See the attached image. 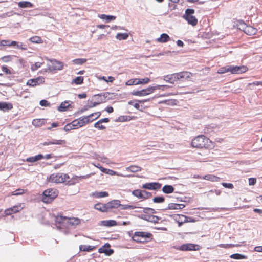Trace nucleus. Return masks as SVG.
<instances>
[{
	"label": "nucleus",
	"instance_id": "obj_61",
	"mask_svg": "<svg viewBox=\"0 0 262 262\" xmlns=\"http://www.w3.org/2000/svg\"><path fill=\"white\" fill-rule=\"evenodd\" d=\"M249 184L250 185H253L256 182V179L255 178H251L248 179Z\"/></svg>",
	"mask_w": 262,
	"mask_h": 262
},
{
	"label": "nucleus",
	"instance_id": "obj_12",
	"mask_svg": "<svg viewBox=\"0 0 262 262\" xmlns=\"http://www.w3.org/2000/svg\"><path fill=\"white\" fill-rule=\"evenodd\" d=\"M23 209V207H21V204H19L5 209L4 214L6 216L11 215L14 213L20 212Z\"/></svg>",
	"mask_w": 262,
	"mask_h": 262
},
{
	"label": "nucleus",
	"instance_id": "obj_35",
	"mask_svg": "<svg viewBox=\"0 0 262 262\" xmlns=\"http://www.w3.org/2000/svg\"><path fill=\"white\" fill-rule=\"evenodd\" d=\"M93 196L96 198H103L108 196L107 192H95L93 193Z\"/></svg>",
	"mask_w": 262,
	"mask_h": 262
},
{
	"label": "nucleus",
	"instance_id": "obj_51",
	"mask_svg": "<svg viewBox=\"0 0 262 262\" xmlns=\"http://www.w3.org/2000/svg\"><path fill=\"white\" fill-rule=\"evenodd\" d=\"M219 247L225 248V249H229L231 248H233L235 246H237V245H235L234 244H221L218 245Z\"/></svg>",
	"mask_w": 262,
	"mask_h": 262
},
{
	"label": "nucleus",
	"instance_id": "obj_50",
	"mask_svg": "<svg viewBox=\"0 0 262 262\" xmlns=\"http://www.w3.org/2000/svg\"><path fill=\"white\" fill-rule=\"evenodd\" d=\"M139 84H147L150 81V79L148 77H146L144 78H138Z\"/></svg>",
	"mask_w": 262,
	"mask_h": 262
},
{
	"label": "nucleus",
	"instance_id": "obj_52",
	"mask_svg": "<svg viewBox=\"0 0 262 262\" xmlns=\"http://www.w3.org/2000/svg\"><path fill=\"white\" fill-rule=\"evenodd\" d=\"M43 62H35L34 64L32 65L31 66V70L32 71H35L37 70L39 68H40Z\"/></svg>",
	"mask_w": 262,
	"mask_h": 262
},
{
	"label": "nucleus",
	"instance_id": "obj_42",
	"mask_svg": "<svg viewBox=\"0 0 262 262\" xmlns=\"http://www.w3.org/2000/svg\"><path fill=\"white\" fill-rule=\"evenodd\" d=\"M121 210L134 209L138 207L133 205L121 204L119 206Z\"/></svg>",
	"mask_w": 262,
	"mask_h": 262
},
{
	"label": "nucleus",
	"instance_id": "obj_2",
	"mask_svg": "<svg viewBox=\"0 0 262 262\" xmlns=\"http://www.w3.org/2000/svg\"><path fill=\"white\" fill-rule=\"evenodd\" d=\"M89 123H90V121L87 117L82 116L66 124L64 127V130L67 132L72 129H77L84 126Z\"/></svg>",
	"mask_w": 262,
	"mask_h": 262
},
{
	"label": "nucleus",
	"instance_id": "obj_47",
	"mask_svg": "<svg viewBox=\"0 0 262 262\" xmlns=\"http://www.w3.org/2000/svg\"><path fill=\"white\" fill-rule=\"evenodd\" d=\"M132 120V117L129 116H120L118 117V120L120 122L128 121Z\"/></svg>",
	"mask_w": 262,
	"mask_h": 262
},
{
	"label": "nucleus",
	"instance_id": "obj_22",
	"mask_svg": "<svg viewBox=\"0 0 262 262\" xmlns=\"http://www.w3.org/2000/svg\"><path fill=\"white\" fill-rule=\"evenodd\" d=\"M46 119H35L32 121V125L36 127H39L45 124Z\"/></svg>",
	"mask_w": 262,
	"mask_h": 262
},
{
	"label": "nucleus",
	"instance_id": "obj_20",
	"mask_svg": "<svg viewBox=\"0 0 262 262\" xmlns=\"http://www.w3.org/2000/svg\"><path fill=\"white\" fill-rule=\"evenodd\" d=\"M108 210H110L113 208H118L120 206V201L119 200H112L107 203Z\"/></svg>",
	"mask_w": 262,
	"mask_h": 262
},
{
	"label": "nucleus",
	"instance_id": "obj_28",
	"mask_svg": "<svg viewBox=\"0 0 262 262\" xmlns=\"http://www.w3.org/2000/svg\"><path fill=\"white\" fill-rule=\"evenodd\" d=\"M185 205L177 203H170L168 204V208L169 209H181L185 207Z\"/></svg>",
	"mask_w": 262,
	"mask_h": 262
},
{
	"label": "nucleus",
	"instance_id": "obj_59",
	"mask_svg": "<svg viewBox=\"0 0 262 262\" xmlns=\"http://www.w3.org/2000/svg\"><path fill=\"white\" fill-rule=\"evenodd\" d=\"M93 100H95L96 101L100 102V104L102 103L103 102L101 96L100 95L95 96L94 98L93 99Z\"/></svg>",
	"mask_w": 262,
	"mask_h": 262
},
{
	"label": "nucleus",
	"instance_id": "obj_4",
	"mask_svg": "<svg viewBox=\"0 0 262 262\" xmlns=\"http://www.w3.org/2000/svg\"><path fill=\"white\" fill-rule=\"evenodd\" d=\"M248 68L246 66H227L220 68L217 73L218 74H224L230 72L231 74H241L247 71Z\"/></svg>",
	"mask_w": 262,
	"mask_h": 262
},
{
	"label": "nucleus",
	"instance_id": "obj_19",
	"mask_svg": "<svg viewBox=\"0 0 262 262\" xmlns=\"http://www.w3.org/2000/svg\"><path fill=\"white\" fill-rule=\"evenodd\" d=\"M164 80L167 82L173 84L175 82L178 80V76H177V73L168 75L165 76Z\"/></svg>",
	"mask_w": 262,
	"mask_h": 262
},
{
	"label": "nucleus",
	"instance_id": "obj_17",
	"mask_svg": "<svg viewBox=\"0 0 262 262\" xmlns=\"http://www.w3.org/2000/svg\"><path fill=\"white\" fill-rule=\"evenodd\" d=\"M94 208L95 209L101 212H107L108 211L107 203L103 204L98 203L95 204Z\"/></svg>",
	"mask_w": 262,
	"mask_h": 262
},
{
	"label": "nucleus",
	"instance_id": "obj_39",
	"mask_svg": "<svg viewBox=\"0 0 262 262\" xmlns=\"http://www.w3.org/2000/svg\"><path fill=\"white\" fill-rule=\"evenodd\" d=\"M29 40L31 42L35 43H41L43 42L41 38L38 36H35L31 37L29 39Z\"/></svg>",
	"mask_w": 262,
	"mask_h": 262
},
{
	"label": "nucleus",
	"instance_id": "obj_26",
	"mask_svg": "<svg viewBox=\"0 0 262 262\" xmlns=\"http://www.w3.org/2000/svg\"><path fill=\"white\" fill-rule=\"evenodd\" d=\"M170 40L169 35L166 33H163L160 35V37L156 39L158 42L164 43Z\"/></svg>",
	"mask_w": 262,
	"mask_h": 262
},
{
	"label": "nucleus",
	"instance_id": "obj_56",
	"mask_svg": "<svg viewBox=\"0 0 262 262\" xmlns=\"http://www.w3.org/2000/svg\"><path fill=\"white\" fill-rule=\"evenodd\" d=\"M94 127L100 130H103L106 128L104 125H102V123L99 121L95 123Z\"/></svg>",
	"mask_w": 262,
	"mask_h": 262
},
{
	"label": "nucleus",
	"instance_id": "obj_7",
	"mask_svg": "<svg viewBox=\"0 0 262 262\" xmlns=\"http://www.w3.org/2000/svg\"><path fill=\"white\" fill-rule=\"evenodd\" d=\"M164 86H165L160 85L150 86L142 90L134 91L132 94L134 96H145L154 93L155 90L161 89Z\"/></svg>",
	"mask_w": 262,
	"mask_h": 262
},
{
	"label": "nucleus",
	"instance_id": "obj_9",
	"mask_svg": "<svg viewBox=\"0 0 262 262\" xmlns=\"http://www.w3.org/2000/svg\"><path fill=\"white\" fill-rule=\"evenodd\" d=\"M194 10L192 9H187L186 10L185 14L183 16L184 18L187 21V23L195 26L198 24V19L194 16Z\"/></svg>",
	"mask_w": 262,
	"mask_h": 262
},
{
	"label": "nucleus",
	"instance_id": "obj_23",
	"mask_svg": "<svg viewBox=\"0 0 262 262\" xmlns=\"http://www.w3.org/2000/svg\"><path fill=\"white\" fill-rule=\"evenodd\" d=\"M67 216L59 214L56 216L55 221L56 223L61 225L65 223H67Z\"/></svg>",
	"mask_w": 262,
	"mask_h": 262
},
{
	"label": "nucleus",
	"instance_id": "obj_57",
	"mask_svg": "<svg viewBox=\"0 0 262 262\" xmlns=\"http://www.w3.org/2000/svg\"><path fill=\"white\" fill-rule=\"evenodd\" d=\"M35 79L36 80L37 83L38 85L43 84L45 82V78L42 76L38 77L37 78Z\"/></svg>",
	"mask_w": 262,
	"mask_h": 262
},
{
	"label": "nucleus",
	"instance_id": "obj_43",
	"mask_svg": "<svg viewBox=\"0 0 262 262\" xmlns=\"http://www.w3.org/2000/svg\"><path fill=\"white\" fill-rule=\"evenodd\" d=\"M83 80L84 78L82 76L77 77L73 80L72 83L77 85L81 84L83 82Z\"/></svg>",
	"mask_w": 262,
	"mask_h": 262
},
{
	"label": "nucleus",
	"instance_id": "obj_14",
	"mask_svg": "<svg viewBox=\"0 0 262 262\" xmlns=\"http://www.w3.org/2000/svg\"><path fill=\"white\" fill-rule=\"evenodd\" d=\"M110 247L111 246L108 243H106L99 249L98 252L100 253H104L106 255L110 256L114 252V250L110 249Z\"/></svg>",
	"mask_w": 262,
	"mask_h": 262
},
{
	"label": "nucleus",
	"instance_id": "obj_32",
	"mask_svg": "<svg viewBox=\"0 0 262 262\" xmlns=\"http://www.w3.org/2000/svg\"><path fill=\"white\" fill-rule=\"evenodd\" d=\"M27 192V189H24L19 188L16 189V190L13 191L12 193H9L8 194V196H11V195H22Z\"/></svg>",
	"mask_w": 262,
	"mask_h": 262
},
{
	"label": "nucleus",
	"instance_id": "obj_38",
	"mask_svg": "<svg viewBox=\"0 0 262 262\" xmlns=\"http://www.w3.org/2000/svg\"><path fill=\"white\" fill-rule=\"evenodd\" d=\"M138 78H133L127 80L125 82V85L127 86H132L134 85L139 84Z\"/></svg>",
	"mask_w": 262,
	"mask_h": 262
},
{
	"label": "nucleus",
	"instance_id": "obj_10",
	"mask_svg": "<svg viewBox=\"0 0 262 262\" xmlns=\"http://www.w3.org/2000/svg\"><path fill=\"white\" fill-rule=\"evenodd\" d=\"M46 59L52 63V66L51 67H49L47 70H46V72L48 70L50 72L52 71H59L63 69L64 64L62 62L58 61L55 59H49L47 58Z\"/></svg>",
	"mask_w": 262,
	"mask_h": 262
},
{
	"label": "nucleus",
	"instance_id": "obj_48",
	"mask_svg": "<svg viewBox=\"0 0 262 262\" xmlns=\"http://www.w3.org/2000/svg\"><path fill=\"white\" fill-rule=\"evenodd\" d=\"M165 199L163 196H156L153 199V202L156 203H161L164 202Z\"/></svg>",
	"mask_w": 262,
	"mask_h": 262
},
{
	"label": "nucleus",
	"instance_id": "obj_60",
	"mask_svg": "<svg viewBox=\"0 0 262 262\" xmlns=\"http://www.w3.org/2000/svg\"><path fill=\"white\" fill-rule=\"evenodd\" d=\"M222 185L225 188L232 189L234 188L233 185L232 183H223Z\"/></svg>",
	"mask_w": 262,
	"mask_h": 262
},
{
	"label": "nucleus",
	"instance_id": "obj_63",
	"mask_svg": "<svg viewBox=\"0 0 262 262\" xmlns=\"http://www.w3.org/2000/svg\"><path fill=\"white\" fill-rule=\"evenodd\" d=\"M17 48L23 50H26L27 48L24 45L22 42L20 43V44H17Z\"/></svg>",
	"mask_w": 262,
	"mask_h": 262
},
{
	"label": "nucleus",
	"instance_id": "obj_62",
	"mask_svg": "<svg viewBox=\"0 0 262 262\" xmlns=\"http://www.w3.org/2000/svg\"><path fill=\"white\" fill-rule=\"evenodd\" d=\"M40 105L42 106H47L49 105V103L46 100H42L40 101Z\"/></svg>",
	"mask_w": 262,
	"mask_h": 262
},
{
	"label": "nucleus",
	"instance_id": "obj_36",
	"mask_svg": "<svg viewBox=\"0 0 262 262\" xmlns=\"http://www.w3.org/2000/svg\"><path fill=\"white\" fill-rule=\"evenodd\" d=\"M230 257L232 259L237 260L247 258V256L239 253L233 254L230 256Z\"/></svg>",
	"mask_w": 262,
	"mask_h": 262
},
{
	"label": "nucleus",
	"instance_id": "obj_54",
	"mask_svg": "<svg viewBox=\"0 0 262 262\" xmlns=\"http://www.w3.org/2000/svg\"><path fill=\"white\" fill-rule=\"evenodd\" d=\"M66 143L67 142L64 140H54L53 141H52V145H65Z\"/></svg>",
	"mask_w": 262,
	"mask_h": 262
},
{
	"label": "nucleus",
	"instance_id": "obj_30",
	"mask_svg": "<svg viewBox=\"0 0 262 262\" xmlns=\"http://www.w3.org/2000/svg\"><path fill=\"white\" fill-rule=\"evenodd\" d=\"M174 190V187L171 185H166L162 188V191L166 194L172 193Z\"/></svg>",
	"mask_w": 262,
	"mask_h": 262
},
{
	"label": "nucleus",
	"instance_id": "obj_41",
	"mask_svg": "<svg viewBox=\"0 0 262 262\" xmlns=\"http://www.w3.org/2000/svg\"><path fill=\"white\" fill-rule=\"evenodd\" d=\"M132 193L134 196L138 198V199H142V198H144L142 195V190L140 189L134 190L132 191Z\"/></svg>",
	"mask_w": 262,
	"mask_h": 262
},
{
	"label": "nucleus",
	"instance_id": "obj_15",
	"mask_svg": "<svg viewBox=\"0 0 262 262\" xmlns=\"http://www.w3.org/2000/svg\"><path fill=\"white\" fill-rule=\"evenodd\" d=\"M152 99L149 98L147 99H144L142 100H133L128 102L129 105H133L135 108L138 110H140V104H143L144 102L149 101Z\"/></svg>",
	"mask_w": 262,
	"mask_h": 262
},
{
	"label": "nucleus",
	"instance_id": "obj_11",
	"mask_svg": "<svg viewBox=\"0 0 262 262\" xmlns=\"http://www.w3.org/2000/svg\"><path fill=\"white\" fill-rule=\"evenodd\" d=\"M201 246L192 243H187L182 245L179 250L181 251H198L201 249Z\"/></svg>",
	"mask_w": 262,
	"mask_h": 262
},
{
	"label": "nucleus",
	"instance_id": "obj_25",
	"mask_svg": "<svg viewBox=\"0 0 262 262\" xmlns=\"http://www.w3.org/2000/svg\"><path fill=\"white\" fill-rule=\"evenodd\" d=\"M44 158L43 156L41 154L37 155L34 157H30L29 158H27L25 161L28 162H31L33 163L35 162H36L37 161H39Z\"/></svg>",
	"mask_w": 262,
	"mask_h": 262
},
{
	"label": "nucleus",
	"instance_id": "obj_40",
	"mask_svg": "<svg viewBox=\"0 0 262 262\" xmlns=\"http://www.w3.org/2000/svg\"><path fill=\"white\" fill-rule=\"evenodd\" d=\"M116 37L119 40H125L128 37V34L126 33H118Z\"/></svg>",
	"mask_w": 262,
	"mask_h": 262
},
{
	"label": "nucleus",
	"instance_id": "obj_1",
	"mask_svg": "<svg viewBox=\"0 0 262 262\" xmlns=\"http://www.w3.org/2000/svg\"><path fill=\"white\" fill-rule=\"evenodd\" d=\"M191 146L199 149H210L215 147V144L205 135H200L194 138L191 141Z\"/></svg>",
	"mask_w": 262,
	"mask_h": 262
},
{
	"label": "nucleus",
	"instance_id": "obj_27",
	"mask_svg": "<svg viewBox=\"0 0 262 262\" xmlns=\"http://www.w3.org/2000/svg\"><path fill=\"white\" fill-rule=\"evenodd\" d=\"M18 6L21 8H32L34 5L28 1H20L18 3Z\"/></svg>",
	"mask_w": 262,
	"mask_h": 262
},
{
	"label": "nucleus",
	"instance_id": "obj_8",
	"mask_svg": "<svg viewBox=\"0 0 262 262\" xmlns=\"http://www.w3.org/2000/svg\"><path fill=\"white\" fill-rule=\"evenodd\" d=\"M238 28L244 32L246 34L248 35H253L257 32V29L252 26L247 25L243 20H238Z\"/></svg>",
	"mask_w": 262,
	"mask_h": 262
},
{
	"label": "nucleus",
	"instance_id": "obj_13",
	"mask_svg": "<svg viewBox=\"0 0 262 262\" xmlns=\"http://www.w3.org/2000/svg\"><path fill=\"white\" fill-rule=\"evenodd\" d=\"M141 187L144 189L157 190L161 188V184L158 182L146 183Z\"/></svg>",
	"mask_w": 262,
	"mask_h": 262
},
{
	"label": "nucleus",
	"instance_id": "obj_33",
	"mask_svg": "<svg viewBox=\"0 0 262 262\" xmlns=\"http://www.w3.org/2000/svg\"><path fill=\"white\" fill-rule=\"evenodd\" d=\"M95 249V247L93 246H86V245H80L79 249L81 251H86L90 252L94 250Z\"/></svg>",
	"mask_w": 262,
	"mask_h": 262
},
{
	"label": "nucleus",
	"instance_id": "obj_6",
	"mask_svg": "<svg viewBox=\"0 0 262 262\" xmlns=\"http://www.w3.org/2000/svg\"><path fill=\"white\" fill-rule=\"evenodd\" d=\"M58 192L56 189L49 188L45 190L43 192L42 200L44 203H51L57 196Z\"/></svg>",
	"mask_w": 262,
	"mask_h": 262
},
{
	"label": "nucleus",
	"instance_id": "obj_18",
	"mask_svg": "<svg viewBox=\"0 0 262 262\" xmlns=\"http://www.w3.org/2000/svg\"><path fill=\"white\" fill-rule=\"evenodd\" d=\"M177 76H178V80L180 79H186L189 78L192 76V74L188 71H183L179 73H177Z\"/></svg>",
	"mask_w": 262,
	"mask_h": 262
},
{
	"label": "nucleus",
	"instance_id": "obj_53",
	"mask_svg": "<svg viewBox=\"0 0 262 262\" xmlns=\"http://www.w3.org/2000/svg\"><path fill=\"white\" fill-rule=\"evenodd\" d=\"M103 222L105 223L104 225L107 226H114L117 225V223L114 220L103 221Z\"/></svg>",
	"mask_w": 262,
	"mask_h": 262
},
{
	"label": "nucleus",
	"instance_id": "obj_21",
	"mask_svg": "<svg viewBox=\"0 0 262 262\" xmlns=\"http://www.w3.org/2000/svg\"><path fill=\"white\" fill-rule=\"evenodd\" d=\"M13 107V104L11 103L6 102H0V110L5 112L10 110Z\"/></svg>",
	"mask_w": 262,
	"mask_h": 262
},
{
	"label": "nucleus",
	"instance_id": "obj_29",
	"mask_svg": "<svg viewBox=\"0 0 262 262\" xmlns=\"http://www.w3.org/2000/svg\"><path fill=\"white\" fill-rule=\"evenodd\" d=\"M101 115V113L100 112H97L95 113H92L91 114L85 116V117H87L88 120L90 121V122H92L93 120L97 119Z\"/></svg>",
	"mask_w": 262,
	"mask_h": 262
},
{
	"label": "nucleus",
	"instance_id": "obj_55",
	"mask_svg": "<svg viewBox=\"0 0 262 262\" xmlns=\"http://www.w3.org/2000/svg\"><path fill=\"white\" fill-rule=\"evenodd\" d=\"M142 195L144 197L142 198V199L143 200L149 199L152 196L151 193L147 192L145 190H142Z\"/></svg>",
	"mask_w": 262,
	"mask_h": 262
},
{
	"label": "nucleus",
	"instance_id": "obj_45",
	"mask_svg": "<svg viewBox=\"0 0 262 262\" xmlns=\"http://www.w3.org/2000/svg\"><path fill=\"white\" fill-rule=\"evenodd\" d=\"M69 105L68 102H62L60 106L58 107V110L59 111H65L67 108L69 107Z\"/></svg>",
	"mask_w": 262,
	"mask_h": 262
},
{
	"label": "nucleus",
	"instance_id": "obj_16",
	"mask_svg": "<svg viewBox=\"0 0 262 262\" xmlns=\"http://www.w3.org/2000/svg\"><path fill=\"white\" fill-rule=\"evenodd\" d=\"M81 223V220L78 217H68L67 219V224L71 226H76Z\"/></svg>",
	"mask_w": 262,
	"mask_h": 262
},
{
	"label": "nucleus",
	"instance_id": "obj_46",
	"mask_svg": "<svg viewBox=\"0 0 262 262\" xmlns=\"http://www.w3.org/2000/svg\"><path fill=\"white\" fill-rule=\"evenodd\" d=\"M100 80H104V81L106 82H113L115 80V78L113 76H108L107 77H106L105 76H102L101 77H99V78Z\"/></svg>",
	"mask_w": 262,
	"mask_h": 262
},
{
	"label": "nucleus",
	"instance_id": "obj_58",
	"mask_svg": "<svg viewBox=\"0 0 262 262\" xmlns=\"http://www.w3.org/2000/svg\"><path fill=\"white\" fill-rule=\"evenodd\" d=\"M10 40H2L0 41V45L2 46H8L10 44Z\"/></svg>",
	"mask_w": 262,
	"mask_h": 262
},
{
	"label": "nucleus",
	"instance_id": "obj_24",
	"mask_svg": "<svg viewBox=\"0 0 262 262\" xmlns=\"http://www.w3.org/2000/svg\"><path fill=\"white\" fill-rule=\"evenodd\" d=\"M99 169L101 170V171H102L105 173L111 175V176L117 175L118 176H121V177L123 176L122 174L117 173V172L116 171H115L113 170L105 168L101 166L100 167H99Z\"/></svg>",
	"mask_w": 262,
	"mask_h": 262
},
{
	"label": "nucleus",
	"instance_id": "obj_31",
	"mask_svg": "<svg viewBox=\"0 0 262 262\" xmlns=\"http://www.w3.org/2000/svg\"><path fill=\"white\" fill-rule=\"evenodd\" d=\"M142 170V168L137 165H131L126 168V170L132 172H137L140 171Z\"/></svg>",
	"mask_w": 262,
	"mask_h": 262
},
{
	"label": "nucleus",
	"instance_id": "obj_34",
	"mask_svg": "<svg viewBox=\"0 0 262 262\" xmlns=\"http://www.w3.org/2000/svg\"><path fill=\"white\" fill-rule=\"evenodd\" d=\"M179 219L181 221H178V226L181 227L183 223L188 222V217L184 215H179Z\"/></svg>",
	"mask_w": 262,
	"mask_h": 262
},
{
	"label": "nucleus",
	"instance_id": "obj_3",
	"mask_svg": "<svg viewBox=\"0 0 262 262\" xmlns=\"http://www.w3.org/2000/svg\"><path fill=\"white\" fill-rule=\"evenodd\" d=\"M132 238L136 243H146L152 241L153 235L148 232L136 231L133 235Z\"/></svg>",
	"mask_w": 262,
	"mask_h": 262
},
{
	"label": "nucleus",
	"instance_id": "obj_44",
	"mask_svg": "<svg viewBox=\"0 0 262 262\" xmlns=\"http://www.w3.org/2000/svg\"><path fill=\"white\" fill-rule=\"evenodd\" d=\"M87 60L85 58H77L74 59L72 61L74 64L81 65L86 62Z\"/></svg>",
	"mask_w": 262,
	"mask_h": 262
},
{
	"label": "nucleus",
	"instance_id": "obj_49",
	"mask_svg": "<svg viewBox=\"0 0 262 262\" xmlns=\"http://www.w3.org/2000/svg\"><path fill=\"white\" fill-rule=\"evenodd\" d=\"M27 85L30 86H35L38 85L35 79H30L27 82Z\"/></svg>",
	"mask_w": 262,
	"mask_h": 262
},
{
	"label": "nucleus",
	"instance_id": "obj_64",
	"mask_svg": "<svg viewBox=\"0 0 262 262\" xmlns=\"http://www.w3.org/2000/svg\"><path fill=\"white\" fill-rule=\"evenodd\" d=\"M99 104H100V102L96 101L95 100H93L91 102V105H90V107H95Z\"/></svg>",
	"mask_w": 262,
	"mask_h": 262
},
{
	"label": "nucleus",
	"instance_id": "obj_5",
	"mask_svg": "<svg viewBox=\"0 0 262 262\" xmlns=\"http://www.w3.org/2000/svg\"><path fill=\"white\" fill-rule=\"evenodd\" d=\"M68 174L63 173H54L50 176L48 178V181L50 183H62L69 179Z\"/></svg>",
	"mask_w": 262,
	"mask_h": 262
},
{
	"label": "nucleus",
	"instance_id": "obj_37",
	"mask_svg": "<svg viewBox=\"0 0 262 262\" xmlns=\"http://www.w3.org/2000/svg\"><path fill=\"white\" fill-rule=\"evenodd\" d=\"M99 17L101 19L106 20L107 22H110L116 19V17L114 16L107 15L106 14H101L99 16Z\"/></svg>",
	"mask_w": 262,
	"mask_h": 262
}]
</instances>
